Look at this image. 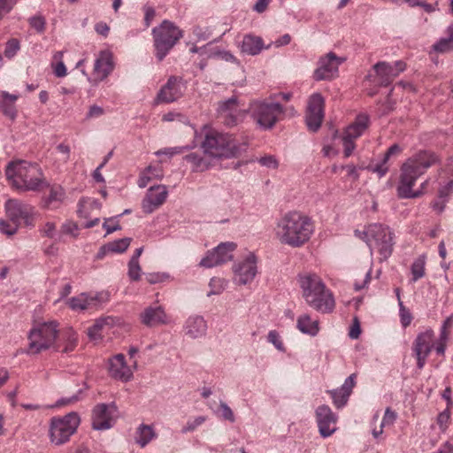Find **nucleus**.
<instances>
[{
  "mask_svg": "<svg viewBox=\"0 0 453 453\" xmlns=\"http://www.w3.org/2000/svg\"><path fill=\"white\" fill-rule=\"evenodd\" d=\"M440 162L439 157L430 150H419L407 158L401 166L399 182L396 188L399 198H416L422 196V190H413L418 178L428 168Z\"/></svg>",
  "mask_w": 453,
  "mask_h": 453,
  "instance_id": "nucleus-1",
  "label": "nucleus"
},
{
  "mask_svg": "<svg viewBox=\"0 0 453 453\" xmlns=\"http://www.w3.org/2000/svg\"><path fill=\"white\" fill-rule=\"evenodd\" d=\"M314 232L312 219L300 211H290L277 223L276 237L281 244L300 248L309 242Z\"/></svg>",
  "mask_w": 453,
  "mask_h": 453,
  "instance_id": "nucleus-2",
  "label": "nucleus"
},
{
  "mask_svg": "<svg viewBox=\"0 0 453 453\" xmlns=\"http://www.w3.org/2000/svg\"><path fill=\"white\" fill-rule=\"evenodd\" d=\"M204 138L201 142L203 154L216 159L239 157L247 150V144L233 134L221 133L204 127Z\"/></svg>",
  "mask_w": 453,
  "mask_h": 453,
  "instance_id": "nucleus-3",
  "label": "nucleus"
},
{
  "mask_svg": "<svg viewBox=\"0 0 453 453\" xmlns=\"http://www.w3.org/2000/svg\"><path fill=\"white\" fill-rule=\"evenodd\" d=\"M297 280L303 297L311 308L322 313H331L334 310V295L318 274H299Z\"/></svg>",
  "mask_w": 453,
  "mask_h": 453,
  "instance_id": "nucleus-4",
  "label": "nucleus"
},
{
  "mask_svg": "<svg viewBox=\"0 0 453 453\" xmlns=\"http://www.w3.org/2000/svg\"><path fill=\"white\" fill-rule=\"evenodd\" d=\"M5 175L12 188L19 191H38L46 185L40 166L25 160L10 162L6 166Z\"/></svg>",
  "mask_w": 453,
  "mask_h": 453,
  "instance_id": "nucleus-5",
  "label": "nucleus"
},
{
  "mask_svg": "<svg viewBox=\"0 0 453 453\" xmlns=\"http://www.w3.org/2000/svg\"><path fill=\"white\" fill-rule=\"evenodd\" d=\"M59 337V324L56 320L34 321L27 333V351L31 355H38L54 349Z\"/></svg>",
  "mask_w": 453,
  "mask_h": 453,
  "instance_id": "nucleus-6",
  "label": "nucleus"
},
{
  "mask_svg": "<svg viewBox=\"0 0 453 453\" xmlns=\"http://www.w3.org/2000/svg\"><path fill=\"white\" fill-rule=\"evenodd\" d=\"M355 235L363 240L371 250H377L381 260H387L393 252L394 236L390 228L380 223L369 224L364 231L355 230Z\"/></svg>",
  "mask_w": 453,
  "mask_h": 453,
  "instance_id": "nucleus-7",
  "label": "nucleus"
},
{
  "mask_svg": "<svg viewBox=\"0 0 453 453\" xmlns=\"http://www.w3.org/2000/svg\"><path fill=\"white\" fill-rule=\"evenodd\" d=\"M81 423L78 413L69 412L64 416L50 418L49 423V439L51 444L60 446L67 442Z\"/></svg>",
  "mask_w": 453,
  "mask_h": 453,
  "instance_id": "nucleus-8",
  "label": "nucleus"
},
{
  "mask_svg": "<svg viewBox=\"0 0 453 453\" xmlns=\"http://www.w3.org/2000/svg\"><path fill=\"white\" fill-rule=\"evenodd\" d=\"M156 57L159 61L168 54L170 50L182 37L181 30L169 20H164L152 30Z\"/></svg>",
  "mask_w": 453,
  "mask_h": 453,
  "instance_id": "nucleus-9",
  "label": "nucleus"
},
{
  "mask_svg": "<svg viewBox=\"0 0 453 453\" xmlns=\"http://www.w3.org/2000/svg\"><path fill=\"white\" fill-rule=\"evenodd\" d=\"M250 111L251 117L261 128L271 129L282 114L283 108L279 103L255 101L250 104Z\"/></svg>",
  "mask_w": 453,
  "mask_h": 453,
  "instance_id": "nucleus-10",
  "label": "nucleus"
},
{
  "mask_svg": "<svg viewBox=\"0 0 453 453\" xmlns=\"http://www.w3.org/2000/svg\"><path fill=\"white\" fill-rule=\"evenodd\" d=\"M4 211L11 221L20 225L23 221L26 226H34L35 212L28 203L15 198H9L4 203Z\"/></svg>",
  "mask_w": 453,
  "mask_h": 453,
  "instance_id": "nucleus-11",
  "label": "nucleus"
},
{
  "mask_svg": "<svg viewBox=\"0 0 453 453\" xmlns=\"http://www.w3.org/2000/svg\"><path fill=\"white\" fill-rule=\"evenodd\" d=\"M187 88L181 77L170 76L166 83L160 88L155 101L157 104H170L180 99Z\"/></svg>",
  "mask_w": 453,
  "mask_h": 453,
  "instance_id": "nucleus-12",
  "label": "nucleus"
},
{
  "mask_svg": "<svg viewBox=\"0 0 453 453\" xmlns=\"http://www.w3.org/2000/svg\"><path fill=\"white\" fill-rule=\"evenodd\" d=\"M434 333L429 328L419 333L412 344V351L417 359V367L422 369L426 358L434 349Z\"/></svg>",
  "mask_w": 453,
  "mask_h": 453,
  "instance_id": "nucleus-13",
  "label": "nucleus"
},
{
  "mask_svg": "<svg viewBox=\"0 0 453 453\" xmlns=\"http://www.w3.org/2000/svg\"><path fill=\"white\" fill-rule=\"evenodd\" d=\"M324 97L319 93L312 94L308 101L305 121L311 131L316 132L324 119Z\"/></svg>",
  "mask_w": 453,
  "mask_h": 453,
  "instance_id": "nucleus-14",
  "label": "nucleus"
},
{
  "mask_svg": "<svg viewBox=\"0 0 453 453\" xmlns=\"http://www.w3.org/2000/svg\"><path fill=\"white\" fill-rule=\"evenodd\" d=\"M234 242H222L213 250L209 251L207 255L201 260L200 265L211 268L226 263L233 259V251L235 250Z\"/></svg>",
  "mask_w": 453,
  "mask_h": 453,
  "instance_id": "nucleus-15",
  "label": "nucleus"
},
{
  "mask_svg": "<svg viewBox=\"0 0 453 453\" xmlns=\"http://www.w3.org/2000/svg\"><path fill=\"white\" fill-rule=\"evenodd\" d=\"M246 110L242 109L236 96L222 101L219 104L218 114L223 119L225 125L233 127L242 119Z\"/></svg>",
  "mask_w": 453,
  "mask_h": 453,
  "instance_id": "nucleus-16",
  "label": "nucleus"
},
{
  "mask_svg": "<svg viewBox=\"0 0 453 453\" xmlns=\"http://www.w3.org/2000/svg\"><path fill=\"white\" fill-rule=\"evenodd\" d=\"M111 295L109 293H97L96 295H88L81 293L79 296L71 297L67 301L68 306L73 311H85L87 309L99 306L103 303L109 302Z\"/></svg>",
  "mask_w": 453,
  "mask_h": 453,
  "instance_id": "nucleus-17",
  "label": "nucleus"
},
{
  "mask_svg": "<svg viewBox=\"0 0 453 453\" xmlns=\"http://www.w3.org/2000/svg\"><path fill=\"white\" fill-rule=\"evenodd\" d=\"M234 280L240 285H246L251 282L257 273V257L250 253L247 257L234 265Z\"/></svg>",
  "mask_w": 453,
  "mask_h": 453,
  "instance_id": "nucleus-18",
  "label": "nucleus"
},
{
  "mask_svg": "<svg viewBox=\"0 0 453 453\" xmlns=\"http://www.w3.org/2000/svg\"><path fill=\"white\" fill-rule=\"evenodd\" d=\"M315 413L320 435L324 438L332 435L337 429V416L325 404L319 406Z\"/></svg>",
  "mask_w": 453,
  "mask_h": 453,
  "instance_id": "nucleus-19",
  "label": "nucleus"
},
{
  "mask_svg": "<svg viewBox=\"0 0 453 453\" xmlns=\"http://www.w3.org/2000/svg\"><path fill=\"white\" fill-rule=\"evenodd\" d=\"M344 58H339L334 53L329 52L319 62V67L314 72V78L317 81L330 80L338 73L339 65Z\"/></svg>",
  "mask_w": 453,
  "mask_h": 453,
  "instance_id": "nucleus-20",
  "label": "nucleus"
},
{
  "mask_svg": "<svg viewBox=\"0 0 453 453\" xmlns=\"http://www.w3.org/2000/svg\"><path fill=\"white\" fill-rule=\"evenodd\" d=\"M406 65L402 61H397L394 65L386 62H379L373 68L379 77L381 86L389 85L393 80L405 70Z\"/></svg>",
  "mask_w": 453,
  "mask_h": 453,
  "instance_id": "nucleus-21",
  "label": "nucleus"
},
{
  "mask_svg": "<svg viewBox=\"0 0 453 453\" xmlns=\"http://www.w3.org/2000/svg\"><path fill=\"white\" fill-rule=\"evenodd\" d=\"M168 192L165 186L157 185L149 188L146 196L142 200V210L146 213H151L166 200Z\"/></svg>",
  "mask_w": 453,
  "mask_h": 453,
  "instance_id": "nucleus-22",
  "label": "nucleus"
},
{
  "mask_svg": "<svg viewBox=\"0 0 453 453\" xmlns=\"http://www.w3.org/2000/svg\"><path fill=\"white\" fill-rule=\"evenodd\" d=\"M99 211L100 205L96 199L90 197L81 199L78 213L80 217L88 220L85 224V227H92L99 222V219L97 217Z\"/></svg>",
  "mask_w": 453,
  "mask_h": 453,
  "instance_id": "nucleus-23",
  "label": "nucleus"
},
{
  "mask_svg": "<svg viewBox=\"0 0 453 453\" xmlns=\"http://www.w3.org/2000/svg\"><path fill=\"white\" fill-rule=\"evenodd\" d=\"M141 322L149 327L166 325L170 323V318L161 306L147 307L140 314Z\"/></svg>",
  "mask_w": 453,
  "mask_h": 453,
  "instance_id": "nucleus-24",
  "label": "nucleus"
},
{
  "mask_svg": "<svg viewBox=\"0 0 453 453\" xmlns=\"http://www.w3.org/2000/svg\"><path fill=\"white\" fill-rule=\"evenodd\" d=\"M356 373L350 374L344 381L342 386L339 388L327 390V393L333 399V403L337 408L343 407L352 393L353 388L356 386Z\"/></svg>",
  "mask_w": 453,
  "mask_h": 453,
  "instance_id": "nucleus-25",
  "label": "nucleus"
},
{
  "mask_svg": "<svg viewBox=\"0 0 453 453\" xmlns=\"http://www.w3.org/2000/svg\"><path fill=\"white\" fill-rule=\"evenodd\" d=\"M92 427L95 430H107L111 426V406L98 403L92 410Z\"/></svg>",
  "mask_w": 453,
  "mask_h": 453,
  "instance_id": "nucleus-26",
  "label": "nucleus"
},
{
  "mask_svg": "<svg viewBox=\"0 0 453 453\" xmlns=\"http://www.w3.org/2000/svg\"><path fill=\"white\" fill-rule=\"evenodd\" d=\"M112 69V56L110 51H102L96 59L94 67L95 81L104 80Z\"/></svg>",
  "mask_w": 453,
  "mask_h": 453,
  "instance_id": "nucleus-27",
  "label": "nucleus"
},
{
  "mask_svg": "<svg viewBox=\"0 0 453 453\" xmlns=\"http://www.w3.org/2000/svg\"><path fill=\"white\" fill-rule=\"evenodd\" d=\"M131 366L126 365L125 356L123 354L115 355V380H120L124 382L130 380L133 378L134 369L136 368V361H133Z\"/></svg>",
  "mask_w": 453,
  "mask_h": 453,
  "instance_id": "nucleus-28",
  "label": "nucleus"
},
{
  "mask_svg": "<svg viewBox=\"0 0 453 453\" xmlns=\"http://www.w3.org/2000/svg\"><path fill=\"white\" fill-rule=\"evenodd\" d=\"M112 319L111 317L101 318L88 328V334L93 341L101 339L105 334L111 329Z\"/></svg>",
  "mask_w": 453,
  "mask_h": 453,
  "instance_id": "nucleus-29",
  "label": "nucleus"
},
{
  "mask_svg": "<svg viewBox=\"0 0 453 453\" xmlns=\"http://www.w3.org/2000/svg\"><path fill=\"white\" fill-rule=\"evenodd\" d=\"M207 325L203 317H190L185 326L186 334L192 338H197L203 335L206 332Z\"/></svg>",
  "mask_w": 453,
  "mask_h": 453,
  "instance_id": "nucleus-30",
  "label": "nucleus"
},
{
  "mask_svg": "<svg viewBox=\"0 0 453 453\" xmlns=\"http://www.w3.org/2000/svg\"><path fill=\"white\" fill-rule=\"evenodd\" d=\"M296 327L303 334L316 336L319 332V323L312 319L309 314H303L296 320Z\"/></svg>",
  "mask_w": 453,
  "mask_h": 453,
  "instance_id": "nucleus-31",
  "label": "nucleus"
},
{
  "mask_svg": "<svg viewBox=\"0 0 453 453\" xmlns=\"http://www.w3.org/2000/svg\"><path fill=\"white\" fill-rule=\"evenodd\" d=\"M369 127V116L362 113L357 116L355 121L351 123L344 131L348 135L356 139L360 137Z\"/></svg>",
  "mask_w": 453,
  "mask_h": 453,
  "instance_id": "nucleus-32",
  "label": "nucleus"
},
{
  "mask_svg": "<svg viewBox=\"0 0 453 453\" xmlns=\"http://www.w3.org/2000/svg\"><path fill=\"white\" fill-rule=\"evenodd\" d=\"M264 48L261 37L251 35H245L242 42V51L251 56L258 54Z\"/></svg>",
  "mask_w": 453,
  "mask_h": 453,
  "instance_id": "nucleus-33",
  "label": "nucleus"
},
{
  "mask_svg": "<svg viewBox=\"0 0 453 453\" xmlns=\"http://www.w3.org/2000/svg\"><path fill=\"white\" fill-rule=\"evenodd\" d=\"M77 343L78 336L76 332L72 328H68L64 332L62 335L61 343H57V347L55 349L65 353H68L74 350V349L77 346Z\"/></svg>",
  "mask_w": 453,
  "mask_h": 453,
  "instance_id": "nucleus-34",
  "label": "nucleus"
},
{
  "mask_svg": "<svg viewBox=\"0 0 453 453\" xmlns=\"http://www.w3.org/2000/svg\"><path fill=\"white\" fill-rule=\"evenodd\" d=\"M184 159L191 164L193 171L203 172L209 169L211 164L200 154L192 152L185 156Z\"/></svg>",
  "mask_w": 453,
  "mask_h": 453,
  "instance_id": "nucleus-35",
  "label": "nucleus"
},
{
  "mask_svg": "<svg viewBox=\"0 0 453 453\" xmlns=\"http://www.w3.org/2000/svg\"><path fill=\"white\" fill-rule=\"evenodd\" d=\"M155 436V432L150 426L141 425L137 429L136 442L141 447L146 446Z\"/></svg>",
  "mask_w": 453,
  "mask_h": 453,
  "instance_id": "nucleus-36",
  "label": "nucleus"
},
{
  "mask_svg": "<svg viewBox=\"0 0 453 453\" xmlns=\"http://www.w3.org/2000/svg\"><path fill=\"white\" fill-rule=\"evenodd\" d=\"M412 281H417L419 279L423 278L426 273V257L425 256H420L411 265V267Z\"/></svg>",
  "mask_w": 453,
  "mask_h": 453,
  "instance_id": "nucleus-37",
  "label": "nucleus"
},
{
  "mask_svg": "<svg viewBox=\"0 0 453 453\" xmlns=\"http://www.w3.org/2000/svg\"><path fill=\"white\" fill-rule=\"evenodd\" d=\"M64 52L58 51L53 55L56 64H52L54 73L57 77H65L67 74L65 65L63 62Z\"/></svg>",
  "mask_w": 453,
  "mask_h": 453,
  "instance_id": "nucleus-38",
  "label": "nucleus"
},
{
  "mask_svg": "<svg viewBox=\"0 0 453 453\" xmlns=\"http://www.w3.org/2000/svg\"><path fill=\"white\" fill-rule=\"evenodd\" d=\"M19 227V224L14 221L0 220V232L5 235L12 236L15 234Z\"/></svg>",
  "mask_w": 453,
  "mask_h": 453,
  "instance_id": "nucleus-39",
  "label": "nucleus"
},
{
  "mask_svg": "<svg viewBox=\"0 0 453 453\" xmlns=\"http://www.w3.org/2000/svg\"><path fill=\"white\" fill-rule=\"evenodd\" d=\"M356 138L348 135V134L343 133L342 141L343 145V153L345 157H349L353 153L356 149L355 144Z\"/></svg>",
  "mask_w": 453,
  "mask_h": 453,
  "instance_id": "nucleus-40",
  "label": "nucleus"
},
{
  "mask_svg": "<svg viewBox=\"0 0 453 453\" xmlns=\"http://www.w3.org/2000/svg\"><path fill=\"white\" fill-rule=\"evenodd\" d=\"M42 236L48 238H54L57 234V225L55 222L47 221L39 229Z\"/></svg>",
  "mask_w": 453,
  "mask_h": 453,
  "instance_id": "nucleus-41",
  "label": "nucleus"
},
{
  "mask_svg": "<svg viewBox=\"0 0 453 453\" xmlns=\"http://www.w3.org/2000/svg\"><path fill=\"white\" fill-rule=\"evenodd\" d=\"M433 49L436 52L444 53L450 50H453V42L448 36L447 38H441L435 44H434Z\"/></svg>",
  "mask_w": 453,
  "mask_h": 453,
  "instance_id": "nucleus-42",
  "label": "nucleus"
},
{
  "mask_svg": "<svg viewBox=\"0 0 453 453\" xmlns=\"http://www.w3.org/2000/svg\"><path fill=\"white\" fill-rule=\"evenodd\" d=\"M29 25L38 33H43L45 30L46 20L42 15H35L28 19Z\"/></svg>",
  "mask_w": 453,
  "mask_h": 453,
  "instance_id": "nucleus-43",
  "label": "nucleus"
},
{
  "mask_svg": "<svg viewBox=\"0 0 453 453\" xmlns=\"http://www.w3.org/2000/svg\"><path fill=\"white\" fill-rule=\"evenodd\" d=\"M141 266L139 261L130 259L128 263V276L132 280H138L141 277Z\"/></svg>",
  "mask_w": 453,
  "mask_h": 453,
  "instance_id": "nucleus-44",
  "label": "nucleus"
},
{
  "mask_svg": "<svg viewBox=\"0 0 453 453\" xmlns=\"http://www.w3.org/2000/svg\"><path fill=\"white\" fill-rule=\"evenodd\" d=\"M162 120L165 122L178 121L183 124L188 123V119L180 112L170 111L163 115Z\"/></svg>",
  "mask_w": 453,
  "mask_h": 453,
  "instance_id": "nucleus-45",
  "label": "nucleus"
},
{
  "mask_svg": "<svg viewBox=\"0 0 453 453\" xmlns=\"http://www.w3.org/2000/svg\"><path fill=\"white\" fill-rule=\"evenodd\" d=\"M61 233L63 234L71 235L76 237L79 234V227L75 222L66 221L61 226Z\"/></svg>",
  "mask_w": 453,
  "mask_h": 453,
  "instance_id": "nucleus-46",
  "label": "nucleus"
},
{
  "mask_svg": "<svg viewBox=\"0 0 453 453\" xmlns=\"http://www.w3.org/2000/svg\"><path fill=\"white\" fill-rule=\"evenodd\" d=\"M19 50V42L17 39H11L6 42L4 50V56L6 58H12Z\"/></svg>",
  "mask_w": 453,
  "mask_h": 453,
  "instance_id": "nucleus-47",
  "label": "nucleus"
},
{
  "mask_svg": "<svg viewBox=\"0 0 453 453\" xmlns=\"http://www.w3.org/2000/svg\"><path fill=\"white\" fill-rule=\"evenodd\" d=\"M449 420L450 411L448 409L438 414L437 424L442 432H444L447 429Z\"/></svg>",
  "mask_w": 453,
  "mask_h": 453,
  "instance_id": "nucleus-48",
  "label": "nucleus"
},
{
  "mask_svg": "<svg viewBox=\"0 0 453 453\" xmlns=\"http://www.w3.org/2000/svg\"><path fill=\"white\" fill-rule=\"evenodd\" d=\"M205 421V418L199 416L196 417L193 421H188L187 424L182 427L181 433L187 434L188 432L194 431L197 426L202 425Z\"/></svg>",
  "mask_w": 453,
  "mask_h": 453,
  "instance_id": "nucleus-49",
  "label": "nucleus"
},
{
  "mask_svg": "<svg viewBox=\"0 0 453 453\" xmlns=\"http://www.w3.org/2000/svg\"><path fill=\"white\" fill-rule=\"evenodd\" d=\"M268 341L274 345V347L280 350V351H284L285 350V348H284V345H283V342L282 341L280 340V337L279 335V334L273 330V331H270L269 334H268Z\"/></svg>",
  "mask_w": 453,
  "mask_h": 453,
  "instance_id": "nucleus-50",
  "label": "nucleus"
},
{
  "mask_svg": "<svg viewBox=\"0 0 453 453\" xmlns=\"http://www.w3.org/2000/svg\"><path fill=\"white\" fill-rule=\"evenodd\" d=\"M0 108L4 114L7 116L9 119L13 120L16 118L17 111L15 109V105H11L10 104L0 103Z\"/></svg>",
  "mask_w": 453,
  "mask_h": 453,
  "instance_id": "nucleus-51",
  "label": "nucleus"
},
{
  "mask_svg": "<svg viewBox=\"0 0 453 453\" xmlns=\"http://www.w3.org/2000/svg\"><path fill=\"white\" fill-rule=\"evenodd\" d=\"M397 415L395 411H393L389 407L386 409L385 414L381 422V426L386 425H393L396 420Z\"/></svg>",
  "mask_w": 453,
  "mask_h": 453,
  "instance_id": "nucleus-52",
  "label": "nucleus"
},
{
  "mask_svg": "<svg viewBox=\"0 0 453 453\" xmlns=\"http://www.w3.org/2000/svg\"><path fill=\"white\" fill-rule=\"evenodd\" d=\"M400 315L403 326L404 327L408 326L411 322L412 317L410 311L403 306V302H400Z\"/></svg>",
  "mask_w": 453,
  "mask_h": 453,
  "instance_id": "nucleus-53",
  "label": "nucleus"
},
{
  "mask_svg": "<svg viewBox=\"0 0 453 453\" xmlns=\"http://www.w3.org/2000/svg\"><path fill=\"white\" fill-rule=\"evenodd\" d=\"M166 276L160 273H150L145 274V279L150 284H156L165 280Z\"/></svg>",
  "mask_w": 453,
  "mask_h": 453,
  "instance_id": "nucleus-54",
  "label": "nucleus"
},
{
  "mask_svg": "<svg viewBox=\"0 0 453 453\" xmlns=\"http://www.w3.org/2000/svg\"><path fill=\"white\" fill-rule=\"evenodd\" d=\"M258 162L266 167L276 169L278 167V161L273 156H265L260 157Z\"/></svg>",
  "mask_w": 453,
  "mask_h": 453,
  "instance_id": "nucleus-55",
  "label": "nucleus"
},
{
  "mask_svg": "<svg viewBox=\"0 0 453 453\" xmlns=\"http://www.w3.org/2000/svg\"><path fill=\"white\" fill-rule=\"evenodd\" d=\"M14 6L13 1L9 0H0V20L3 17L11 12V10Z\"/></svg>",
  "mask_w": 453,
  "mask_h": 453,
  "instance_id": "nucleus-56",
  "label": "nucleus"
},
{
  "mask_svg": "<svg viewBox=\"0 0 453 453\" xmlns=\"http://www.w3.org/2000/svg\"><path fill=\"white\" fill-rule=\"evenodd\" d=\"M131 238H123L115 241V253H122L127 250L130 245Z\"/></svg>",
  "mask_w": 453,
  "mask_h": 453,
  "instance_id": "nucleus-57",
  "label": "nucleus"
},
{
  "mask_svg": "<svg viewBox=\"0 0 453 453\" xmlns=\"http://www.w3.org/2000/svg\"><path fill=\"white\" fill-rule=\"evenodd\" d=\"M186 150H188V147L167 148L163 150L157 151V155H166L169 157H173L175 154L182 153Z\"/></svg>",
  "mask_w": 453,
  "mask_h": 453,
  "instance_id": "nucleus-58",
  "label": "nucleus"
},
{
  "mask_svg": "<svg viewBox=\"0 0 453 453\" xmlns=\"http://www.w3.org/2000/svg\"><path fill=\"white\" fill-rule=\"evenodd\" d=\"M402 150V148L398 144L395 143L391 145L384 154V161H388L393 156H398Z\"/></svg>",
  "mask_w": 453,
  "mask_h": 453,
  "instance_id": "nucleus-59",
  "label": "nucleus"
},
{
  "mask_svg": "<svg viewBox=\"0 0 453 453\" xmlns=\"http://www.w3.org/2000/svg\"><path fill=\"white\" fill-rule=\"evenodd\" d=\"M144 14L145 26L149 27L156 16V12L153 7L146 5L144 6Z\"/></svg>",
  "mask_w": 453,
  "mask_h": 453,
  "instance_id": "nucleus-60",
  "label": "nucleus"
},
{
  "mask_svg": "<svg viewBox=\"0 0 453 453\" xmlns=\"http://www.w3.org/2000/svg\"><path fill=\"white\" fill-rule=\"evenodd\" d=\"M146 171L151 176V179H160L163 176V171L159 165H150L146 168Z\"/></svg>",
  "mask_w": 453,
  "mask_h": 453,
  "instance_id": "nucleus-61",
  "label": "nucleus"
},
{
  "mask_svg": "<svg viewBox=\"0 0 453 453\" xmlns=\"http://www.w3.org/2000/svg\"><path fill=\"white\" fill-rule=\"evenodd\" d=\"M361 334V328L357 318L354 319L349 335L351 339H357Z\"/></svg>",
  "mask_w": 453,
  "mask_h": 453,
  "instance_id": "nucleus-62",
  "label": "nucleus"
},
{
  "mask_svg": "<svg viewBox=\"0 0 453 453\" xmlns=\"http://www.w3.org/2000/svg\"><path fill=\"white\" fill-rule=\"evenodd\" d=\"M219 406L222 411V416L224 417V418H226L231 422H234V413H233L232 410L226 405V403L221 402Z\"/></svg>",
  "mask_w": 453,
  "mask_h": 453,
  "instance_id": "nucleus-63",
  "label": "nucleus"
},
{
  "mask_svg": "<svg viewBox=\"0 0 453 453\" xmlns=\"http://www.w3.org/2000/svg\"><path fill=\"white\" fill-rule=\"evenodd\" d=\"M388 161H384V158L380 164H377L373 168L372 171L374 173H377L380 177L384 176L388 171V167L387 166Z\"/></svg>",
  "mask_w": 453,
  "mask_h": 453,
  "instance_id": "nucleus-64",
  "label": "nucleus"
}]
</instances>
